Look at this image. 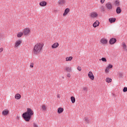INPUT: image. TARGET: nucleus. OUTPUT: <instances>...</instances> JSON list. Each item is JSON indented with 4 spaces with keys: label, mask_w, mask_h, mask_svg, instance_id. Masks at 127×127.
Here are the masks:
<instances>
[{
    "label": "nucleus",
    "mask_w": 127,
    "mask_h": 127,
    "mask_svg": "<svg viewBox=\"0 0 127 127\" xmlns=\"http://www.w3.org/2000/svg\"><path fill=\"white\" fill-rule=\"evenodd\" d=\"M34 115V112L32 109L27 108V111L22 114V118L25 122H29L31 119V117Z\"/></svg>",
    "instance_id": "f257e3e1"
},
{
    "label": "nucleus",
    "mask_w": 127,
    "mask_h": 127,
    "mask_svg": "<svg viewBox=\"0 0 127 127\" xmlns=\"http://www.w3.org/2000/svg\"><path fill=\"white\" fill-rule=\"evenodd\" d=\"M43 44H40V43L36 44L34 47L33 52L34 54H38L40 53L42 50V47H43Z\"/></svg>",
    "instance_id": "f03ea898"
},
{
    "label": "nucleus",
    "mask_w": 127,
    "mask_h": 127,
    "mask_svg": "<svg viewBox=\"0 0 127 127\" xmlns=\"http://www.w3.org/2000/svg\"><path fill=\"white\" fill-rule=\"evenodd\" d=\"M106 7L108 9H112L113 8V6L112 5V4L111 3V2H108L105 4Z\"/></svg>",
    "instance_id": "7ed1b4c3"
},
{
    "label": "nucleus",
    "mask_w": 127,
    "mask_h": 127,
    "mask_svg": "<svg viewBox=\"0 0 127 127\" xmlns=\"http://www.w3.org/2000/svg\"><path fill=\"white\" fill-rule=\"evenodd\" d=\"M88 77L90 78L91 80H94L95 79V76L93 74V72L92 71H89L88 74Z\"/></svg>",
    "instance_id": "20e7f679"
},
{
    "label": "nucleus",
    "mask_w": 127,
    "mask_h": 127,
    "mask_svg": "<svg viewBox=\"0 0 127 127\" xmlns=\"http://www.w3.org/2000/svg\"><path fill=\"white\" fill-rule=\"evenodd\" d=\"M117 42V39L112 38L109 41L110 44H115Z\"/></svg>",
    "instance_id": "39448f33"
},
{
    "label": "nucleus",
    "mask_w": 127,
    "mask_h": 127,
    "mask_svg": "<svg viewBox=\"0 0 127 127\" xmlns=\"http://www.w3.org/2000/svg\"><path fill=\"white\" fill-rule=\"evenodd\" d=\"M91 17L93 18H95V17H97L98 16V13L96 12H92L90 14Z\"/></svg>",
    "instance_id": "423d86ee"
},
{
    "label": "nucleus",
    "mask_w": 127,
    "mask_h": 127,
    "mask_svg": "<svg viewBox=\"0 0 127 127\" xmlns=\"http://www.w3.org/2000/svg\"><path fill=\"white\" fill-rule=\"evenodd\" d=\"M30 32V30L28 28H25L24 29L23 34L24 35H27Z\"/></svg>",
    "instance_id": "0eeeda50"
},
{
    "label": "nucleus",
    "mask_w": 127,
    "mask_h": 127,
    "mask_svg": "<svg viewBox=\"0 0 127 127\" xmlns=\"http://www.w3.org/2000/svg\"><path fill=\"white\" fill-rule=\"evenodd\" d=\"M65 2H66V0H59L58 3H59L60 5H63Z\"/></svg>",
    "instance_id": "6e6552de"
},
{
    "label": "nucleus",
    "mask_w": 127,
    "mask_h": 127,
    "mask_svg": "<svg viewBox=\"0 0 127 127\" xmlns=\"http://www.w3.org/2000/svg\"><path fill=\"white\" fill-rule=\"evenodd\" d=\"M100 25V22L99 21L96 20L93 24V26L95 28V27H97V26H99Z\"/></svg>",
    "instance_id": "1a4fd4ad"
},
{
    "label": "nucleus",
    "mask_w": 127,
    "mask_h": 127,
    "mask_svg": "<svg viewBox=\"0 0 127 127\" xmlns=\"http://www.w3.org/2000/svg\"><path fill=\"white\" fill-rule=\"evenodd\" d=\"M69 11H70V9H69V8H65V9L64 10V13H63L64 16H65V15H66V14H68V13H69Z\"/></svg>",
    "instance_id": "9d476101"
},
{
    "label": "nucleus",
    "mask_w": 127,
    "mask_h": 127,
    "mask_svg": "<svg viewBox=\"0 0 127 127\" xmlns=\"http://www.w3.org/2000/svg\"><path fill=\"white\" fill-rule=\"evenodd\" d=\"M65 71L66 72H71L72 71V67L71 66H66L65 68Z\"/></svg>",
    "instance_id": "9b49d317"
},
{
    "label": "nucleus",
    "mask_w": 127,
    "mask_h": 127,
    "mask_svg": "<svg viewBox=\"0 0 127 127\" xmlns=\"http://www.w3.org/2000/svg\"><path fill=\"white\" fill-rule=\"evenodd\" d=\"M116 20H117V19L116 18H110L109 19V22H110V23L115 22Z\"/></svg>",
    "instance_id": "f8f14e48"
},
{
    "label": "nucleus",
    "mask_w": 127,
    "mask_h": 127,
    "mask_svg": "<svg viewBox=\"0 0 127 127\" xmlns=\"http://www.w3.org/2000/svg\"><path fill=\"white\" fill-rule=\"evenodd\" d=\"M64 112V109L62 107H60L58 109V114H62V112Z\"/></svg>",
    "instance_id": "ddd939ff"
},
{
    "label": "nucleus",
    "mask_w": 127,
    "mask_h": 127,
    "mask_svg": "<svg viewBox=\"0 0 127 127\" xmlns=\"http://www.w3.org/2000/svg\"><path fill=\"white\" fill-rule=\"evenodd\" d=\"M47 2H46V1H43L40 2V5L41 6H45L47 5Z\"/></svg>",
    "instance_id": "4468645a"
},
{
    "label": "nucleus",
    "mask_w": 127,
    "mask_h": 127,
    "mask_svg": "<svg viewBox=\"0 0 127 127\" xmlns=\"http://www.w3.org/2000/svg\"><path fill=\"white\" fill-rule=\"evenodd\" d=\"M116 12L118 14H120L121 12H122V9H121V7L118 6L116 9Z\"/></svg>",
    "instance_id": "2eb2a0df"
},
{
    "label": "nucleus",
    "mask_w": 127,
    "mask_h": 127,
    "mask_svg": "<svg viewBox=\"0 0 127 127\" xmlns=\"http://www.w3.org/2000/svg\"><path fill=\"white\" fill-rule=\"evenodd\" d=\"M59 46V44L58 43H56L52 46V48H53V49H54V48H57V47H58Z\"/></svg>",
    "instance_id": "dca6fc26"
},
{
    "label": "nucleus",
    "mask_w": 127,
    "mask_h": 127,
    "mask_svg": "<svg viewBox=\"0 0 127 127\" xmlns=\"http://www.w3.org/2000/svg\"><path fill=\"white\" fill-rule=\"evenodd\" d=\"M100 41L102 44H107L108 43V41L106 39H101Z\"/></svg>",
    "instance_id": "f3484780"
},
{
    "label": "nucleus",
    "mask_w": 127,
    "mask_h": 127,
    "mask_svg": "<svg viewBox=\"0 0 127 127\" xmlns=\"http://www.w3.org/2000/svg\"><path fill=\"white\" fill-rule=\"evenodd\" d=\"M21 44V41H20V40L17 41L15 42V46L16 47H17L18 46L20 45Z\"/></svg>",
    "instance_id": "a211bd4d"
},
{
    "label": "nucleus",
    "mask_w": 127,
    "mask_h": 127,
    "mask_svg": "<svg viewBox=\"0 0 127 127\" xmlns=\"http://www.w3.org/2000/svg\"><path fill=\"white\" fill-rule=\"evenodd\" d=\"M20 98H21V96L18 93L15 95V99H16V100H19Z\"/></svg>",
    "instance_id": "6ab92c4d"
},
{
    "label": "nucleus",
    "mask_w": 127,
    "mask_h": 127,
    "mask_svg": "<svg viewBox=\"0 0 127 127\" xmlns=\"http://www.w3.org/2000/svg\"><path fill=\"white\" fill-rule=\"evenodd\" d=\"M122 46H123V49H124V51H127V45H126V43H123Z\"/></svg>",
    "instance_id": "aec40b11"
},
{
    "label": "nucleus",
    "mask_w": 127,
    "mask_h": 127,
    "mask_svg": "<svg viewBox=\"0 0 127 127\" xmlns=\"http://www.w3.org/2000/svg\"><path fill=\"white\" fill-rule=\"evenodd\" d=\"M70 100H71V103H72V104H74L75 103V102H76V99H75V97L73 96H71L70 97Z\"/></svg>",
    "instance_id": "412c9836"
},
{
    "label": "nucleus",
    "mask_w": 127,
    "mask_h": 127,
    "mask_svg": "<svg viewBox=\"0 0 127 127\" xmlns=\"http://www.w3.org/2000/svg\"><path fill=\"white\" fill-rule=\"evenodd\" d=\"M85 122H86L87 124H90V123H91V120L89 119V118L86 117L85 119Z\"/></svg>",
    "instance_id": "4be33fe9"
},
{
    "label": "nucleus",
    "mask_w": 127,
    "mask_h": 127,
    "mask_svg": "<svg viewBox=\"0 0 127 127\" xmlns=\"http://www.w3.org/2000/svg\"><path fill=\"white\" fill-rule=\"evenodd\" d=\"M23 35V33L22 32H19L17 35V37L20 38L21 37V36H22Z\"/></svg>",
    "instance_id": "5701e85b"
},
{
    "label": "nucleus",
    "mask_w": 127,
    "mask_h": 127,
    "mask_svg": "<svg viewBox=\"0 0 127 127\" xmlns=\"http://www.w3.org/2000/svg\"><path fill=\"white\" fill-rule=\"evenodd\" d=\"M2 115H3L4 116H6V115H7L8 114V111H6V110H4L2 112Z\"/></svg>",
    "instance_id": "b1692460"
},
{
    "label": "nucleus",
    "mask_w": 127,
    "mask_h": 127,
    "mask_svg": "<svg viewBox=\"0 0 127 127\" xmlns=\"http://www.w3.org/2000/svg\"><path fill=\"white\" fill-rule=\"evenodd\" d=\"M106 82H107V83H111V82H112V78L109 77L106 78Z\"/></svg>",
    "instance_id": "393cba45"
},
{
    "label": "nucleus",
    "mask_w": 127,
    "mask_h": 127,
    "mask_svg": "<svg viewBox=\"0 0 127 127\" xmlns=\"http://www.w3.org/2000/svg\"><path fill=\"white\" fill-rule=\"evenodd\" d=\"M72 59H73L72 57H67L65 58L66 61H71V60H72Z\"/></svg>",
    "instance_id": "a878e982"
},
{
    "label": "nucleus",
    "mask_w": 127,
    "mask_h": 127,
    "mask_svg": "<svg viewBox=\"0 0 127 127\" xmlns=\"http://www.w3.org/2000/svg\"><path fill=\"white\" fill-rule=\"evenodd\" d=\"M115 4L116 6H119V5H120V1L118 0L115 1Z\"/></svg>",
    "instance_id": "bb28decb"
},
{
    "label": "nucleus",
    "mask_w": 127,
    "mask_h": 127,
    "mask_svg": "<svg viewBox=\"0 0 127 127\" xmlns=\"http://www.w3.org/2000/svg\"><path fill=\"white\" fill-rule=\"evenodd\" d=\"M83 91H84V92H88V87H87L86 86L85 87H83Z\"/></svg>",
    "instance_id": "cd10ccee"
},
{
    "label": "nucleus",
    "mask_w": 127,
    "mask_h": 127,
    "mask_svg": "<svg viewBox=\"0 0 127 127\" xmlns=\"http://www.w3.org/2000/svg\"><path fill=\"white\" fill-rule=\"evenodd\" d=\"M101 60H102L103 62H107V59H106V58H101Z\"/></svg>",
    "instance_id": "c85d7f7f"
},
{
    "label": "nucleus",
    "mask_w": 127,
    "mask_h": 127,
    "mask_svg": "<svg viewBox=\"0 0 127 127\" xmlns=\"http://www.w3.org/2000/svg\"><path fill=\"white\" fill-rule=\"evenodd\" d=\"M119 78H122L123 77V72H119Z\"/></svg>",
    "instance_id": "c756f323"
},
{
    "label": "nucleus",
    "mask_w": 127,
    "mask_h": 127,
    "mask_svg": "<svg viewBox=\"0 0 127 127\" xmlns=\"http://www.w3.org/2000/svg\"><path fill=\"white\" fill-rule=\"evenodd\" d=\"M123 92L124 93H126V92H127V87H125L124 88Z\"/></svg>",
    "instance_id": "7c9ffc66"
},
{
    "label": "nucleus",
    "mask_w": 127,
    "mask_h": 127,
    "mask_svg": "<svg viewBox=\"0 0 127 127\" xmlns=\"http://www.w3.org/2000/svg\"><path fill=\"white\" fill-rule=\"evenodd\" d=\"M113 67V65L112 64H109L107 67V68L108 69H111V68H112Z\"/></svg>",
    "instance_id": "2f4dec72"
},
{
    "label": "nucleus",
    "mask_w": 127,
    "mask_h": 127,
    "mask_svg": "<svg viewBox=\"0 0 127 127\" xmlns=\"http://www.w3.org/2000/svg\"><path fill=\"white\" fill-rule=\"evenodd\" d=\"M42 109L44 110V111H46V106H45V105H43Z\"/></svg>",
    "instance_id": "473e14b6"
},
{
    "label": "nucleus",
    "mask_w": 127,
    "mask_h": 127,
    "mask_svg": "<svg viewBox=\"0 0 127 127\" xmlns=\"http://www.w3.org/2000/svg\"><path fill=\"white\" fill-rule=\"evenodd\" d=\"M33 127H38V125H37V124H36V123H33Z\"/></svg>",
    "instance_id": "72a5a7b5"
},
{
    "label": "nucleus",
    "mask_w": 127,
    "mask_h": 127,
    "mask_svg": "<svg viewBox=\"0 0 127 127\" xmlns=\"http://www.w3.org/2000/svg\"><path fill=\"white\" fill-rule=\"evenodd\" d=\"M77 68L78 71H81L82 70V68H81L80 66H78Z\"/></svg>",
    "instance_id": "f704fd0d"
},
{
    "label": "nucleus",
    "mask_w": 127,
    "mask_h": 127,
    "mask_svg": "<svg viewBox=\"0 0 127 127\" xmlns=\"http://www.w3.org/2000/svg\"><path fill=\"white\" fill-rule=\"evenodd\" d=\"M109 68H108V67H107L105 69V72L106 73H109Z\"/></svg>",
    "instance_id": "c9c22d12"
},
{
    "label": "nucleus",
    "mask_w": 127,
    "mask_h": 127,
    "mask_svg": "<svg viewBox=\"0 0 127 127\" xmlns=\"http://www.w3.org/2000/svg\"><path fill=\"white\" fill-rule=\"evenodd\" d=\"M105 0H100L101 3H102V4L104 3V2H105Z\"/></svg>",
    "instance_id": "e433bc0d"
},
{
    "label": "nucleus",
    "mask_w": 127,
    "mask_h": 127,
    "mask_svg": "<svg viewBox=\"0 0 127 127\" xmlns=\"http://www.w3.org/2000/svg\"><path fill=\"white\" fill-rule=\"evenodd\" d=\"M67 77H68V78H70V77H71V74L70 73H67Z\"/></svg>",
    "instance_id": "4c0bfd02"
},
{
    "label": "nucleus",
    "mask_w": 127,
    "mask_h": 127,
    "mask_svg": "<svg viewBox=\"0 0 127 127\" xmlns=\"http://www.w3.org/2000/svg\"><path fill=\"white\" fill-rule=\"evenodd\" d=\"M2 51H3V48H1L0 49V52H2Z\"/></svg>",
    "instance_id": "58836bf2"
},
{
    "label": "nucleus",
    "mask_w": 127,
    "mask_h": 127,
    "mask_svg": "<svg viewBox=\"0 0 127 127\" xmlns=\"http://www.w3.org/2000/svg\"><path fill=\"white\" fill-rule=\"evenodd\" d=\"M30 67L31 68H33V64H31L30 65Z\"/></svg>",
    "instance_id": "ea45409f"
},
{
    "label": "nucleus",
    "mask_w": 127,
    "mask_h": 127,
    "mask_svg": "<svg viewBox=\"0 0 127 127\" xmlns=\"http://www.w3.org/2000/svg\"><path fill=\"white\" fill-rule=\"evenodd\" d=\"M101 11H105V8L102 7V8H101Z\"/></svg>",
    "instance_id": "a19ab883"
},
{
    "label": "nucleus",
    "mask_w": 127,
    "mask_h": 127,
    "mask_svg": "<svg viewBox=\"0 0 127 127\" xmlns=\"http://www.w3.org/2000/svg\"><path fill=\"white\" fill-rule=\"evenodd\" d=\"M57 98H58V99H60V98H61L60 95L58 94L57 95Z\"/></svg>",
    "instance_id": "79ce46f5"
},
{
    "label": "nucleus",
    "mask_w": 127,
    "mask_h": 127,
    "mask_svg": "<svg viewBox=\"0 0 127 127\" xmlns=\"http://www.w3.org/2000/svg\"><path fill=\"white\" fill-rule=\"evenodd\" d=\"M62 78H63V79H64V77L63 76Z\"/></svg>",
    "instance_id": "37998d69"
}]
</instances>
